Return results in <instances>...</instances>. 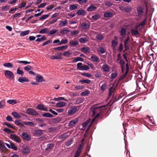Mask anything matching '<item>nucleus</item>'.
I'll return each instance as SVG.
<instances>
[{
	"label": "nucleus",
	"instance_id": "72a5a7b5",
	"mask_svg": "<svg viewBox=\"0 0 157 157\" xmlns=\"http://www.w3.org/2000/svg\"><path fill=\"white\" fill-rule=\"evenodd\" d=\"M54 145L53 144H48L47 145V147L45 149V150L48 151L54 147Z\"/></svg>",
	"mask_w": 157,
	"mask_h": 157
},
{
	"label": "nucleus",
	"instance_id": "aec40b11",
	"mask_svg": "<svg viewBox=\"0 0 157 157\" xmlns=\"http://www.w3.org/2000/svg\"><path fill=\"white\" fill-rule=\"evenodd\" d=\"M66 103L65 102L60 101L57 102L56 104V106L57 107H63L66 105Z\"/></svg>",
	"mask_w": 157,
	"mask_h": 157
},
{
	"label": "nucleus",
	"instance_id": "5fc2aeb1",
	"mask_svg": "<svg viewBox=\"0 0 157 157\" xmlns=\"http://www.w3.org/2000/svg\"><path fill=\"white\" fill-rule=\"evenodd\" d=\"M119 63L120 65L121 68L125 67L124 65L125 64V62L123 60H121L120 61H119Z\"/></svg>",
	"mask_w": 157,
	"mask_h": 157
},
{
	"label": "nucleus",
	"instance_id": "c9c22d12",
	"mask_svg": "<svg viewBox=\"0 0 157 157\" xmlns=\"http://www.w3.org/2000/svg\"><path fill=\"white\" fill-rule=\"evenodd\" d=\"M29 31H30L29 30H27L21 32L20 33V36H24L28 34L29 33Z\"/></svg>",
	"mask_w": 157,
	"mask_h": 157
},
{
	"label": "nucleus",
	"instance_id": "603ef678",
	"mask_svg": "<svg viewBox=\"0 0 157 157\" xmlns=\"http://www.w3.org/2000/svg\"><path fill=\"white\" fill-rule=\"evenodd\" d=\"M81 75L84 76H85L88 78L90 77L91 76V75L89 73H82Z\"/></svg>",
	"mask_w": 157,
	"mask_h": 157
},
{
	"label": "nucleus",
	"instance_id": "2eb2a0df",
	"mask_svg": "<svg viewBox=\"0 0 157 157\" xmlns=\"http://www.w3.org/2000/svg\"><path fill=\"white\" fill-rule=\"evenodd\" d=\"M68 46L67 45L62 46L61 47H55L54 48L55 50L56 51H63L67 49Z\"/></svg>",
	"mask_w": 157,
	"mask_h": 157
},
{
	"label": "nucleus",
	"instance_id": "a211bd4d",
	"mask_svg": "<svg viewBox=\"0 0 157 157\" xmlns=\"http://www.w3.org/2000/svg\"><path fill=\"white\" fill-rule=\"evenodd\" d=\"M136 10L138 16H141L143 12V9L141 6H139L136 8Z\"/></svg>",
	"mask_w": 157,
	"mask_h": 157
},
{
	"label": "nucleus",
	"instance_id": "7ed1b4c3",
	"mask_svg": "<svg viewBox=\"0 0 157 157\" xmlns=\"http://www.w3.org/2000/svg\"><path fill=\"white\" fill-rule=\"evenodd\" d=\"M5 76L8 78L11 79H14V76L13 73L10 71L6 70L4 72Z\"/></svg>",
	"mask_w": 157,
	"mask_h": 157
},
{
	"label": "nucleus",
	"instance_id": "bb28decb",
	"mask_svg": "<svg viewBox=\"0 0 157 157\" xmlns=\"http://www.w3.org/2000/svg\"><path fill=\"white\" fill-rule=\"evenodd\" d=\"M69 43L72 46H75L78 44V42L77 40H71L69 42Z\"/></svg>",
	"mask_w": 157,
	"mask_h": 157
},
{
	"label": "nucleus",
	"instance_id": "6e6d98bb",
	"mask_svg": "<svg viewBox=\"0 0 157 157\" xmlns=\"http://www.w3.org/2000/svg\"><path fill=\"white\" fill-rule=\"evenodd\" d=\"M23 123L24 124L26 125H29L31 126H33L34 125V124L33 122L30 121H24L23 122Z\"/></svg>",
	"mask_w": 157,
	"mask_h": 157
},
{
	"label": "nucleus",
	"instance_id": "3c124183",
	"mask_svg": "<svg viewBox=\"0 0 157 157\" xmlns=\"http://www.w3.org/2000/svg\"><path fill=\"white\" fill-rule=\"evenodd\" d=\"M17 74L20 75L22 76L24 75L23 71L22 70H21L19 68L17 69Z\"/></svg>",
	"mask_w": 157,
	"mask_h": 157
},
{
	"label": "nucleus",
	"instance_id": "a878e982",
	"mask_svg": "<svg viewBox=\"0 0 157 157\" xmlns=\"http://www.w3.org/2000/svg\"><path fill=\"white\" fill-rule=\"evenodd\" d=\"M111 43L112 47L113 49L114 50L115 47L118 45V42L117 40H113L111 41Z\"/></svg>",
	"mask_w": 157,
	"mask_h": 157
},
{
	"label": "nucleus",
	"instance_id": "680f3d73",
	"mask_svg": "<svg viewBox=\"0 0 157 157\" xmlns=\"http://www.w3.org/2000/svg\"><path fill=\"white\" fill-rule=\"evenodd\" d=\"M32 67L29 66V65H28L27 66H26L25 67H24V70L26 71H29L31 70V69Z\"/></svg>",
	"mask_w": 157,
	"mask_h": 157
},
{
	"label": "nucleus",
	"instance_id": "052dcab7",
	"mask_svg": "<svg viewBox=\"0 0 157 157\" xmlns=\"http://www.w3.org/2000/svg\"><path fill=\"white\" fill-rule=\"evenodd\" d=\"M86 64L90 66L91 69L93 70H95V68L94 67V65L93 64L90 62H89L88 63H87Z\"/></svg>",
	"mask_w": 157,
	"mask_h": 157
},
{
	"label": "nucleus",
	"instance_id": "a18cd8bd",
	"mask_svg": "<svg viewBox=\"0 0 157 157\" xmlns=\"http://www.w3.org/2000/svg\"><path fill=\"white\" fill-rule=\"evenodd\" d=\"M98 52L102 54L105 52V51L103 47H99V48L98 49Z\"/></svg>",
	"mask_w": 157,
	"mask_h": 157
},
{
	"label": "nucleus",
	"instance_id": "4be33fe9",
	"mask_svg": "<svg viewBox=\"0 0 157 157\" xmlns=\"http://www.w3.org/2000/svg\"><path fill=\"white\" fill-rule=\"evenodd\" d=\"M78 121L79 120L78 119H76L75 120L71 121L69 123V126L71 127L74 126L78 122Z\"/></svg>",
	"mask_w": 157,
	"mask_h": 157
},
{
	"label": "nucleus",
	"instance_id": "6ab92c4d",
	"mask_svg": "<svg viewBox=\"0 0 157 157\" xmlns=\"http://www.w3.org/2000/svg\"><path fill=\"white\" fill-rule=\"evenodd\" d=\"M79 41L81 43L85 44L89 41V38L88 37H81L79 39Z\"/></svg>",
	"mask_w": 157,
	"mask_h": 157
},
{
	"label": "nucleus",
	"instance_id": "5701e85b",
	"mask_svg": "<svg viewBox=\"0 0 157 157\" xmlns=\"http://www.w3.org/2000/svg\"><path fill=\"white\" fill-rule=\"evenodd\" d=\"M67 134L68 133H64L59 136L58 138L60 140H65L69 136Z\"/></svg>",
	"mask_w": 157,
	"mask_h": 157
},
{
	"label": "nucleus",
	"instance_id": "09e8293b",
	"mask_svg": "<svg viewBox=\"0 0 157 157\" xmlns=\"http://www.w3.org/2000/svg\"><path fill=\"white\" fill-rule=\"evenodd\" d=\"M126 30L125 28H122L120 32L121 35L122 36L126 35Z\"/></svg>",
	"mask_w": 157,
	"mask_h": 157
},
{
	"label": "nucleus",
	"instance_id": "2f4dec72",
	"mask_svg": "<svg viewBox=\"0 0 157 157\" xmlns=\"http://www.w3.org/2000/svg\"><path fill=\"white\" fill-rule=\"evenodd\" d=\"M85 11L83 10H78L76 12V14L78 15H83L85 14Z\"/></svg>",
	"mask_w": 157,
	"mask_h": 157
},
{
	"label": "nucleus",
	"instance_id": "37998d69",
	"mask_svg": "<svg viewBox=\"0 0 157 157\" xmlns=\"http://www.w3.org/2000/svg\"><path fill=\"white\" fill-rule=\"evenodd\" d=\"M77 8L78 6L77 5L73 4L70 6L69 9L71 10H73L77 9Z\"/></svg>",
	"mask_w": 157,
	"mask_h": 157
},
{
	"label": "nucleus",
	"instance_id": "393cba45",
	"mask_svg": "<svg viewBox=\"0 0 157 157\" xmlns=\"http://www.w3.org/2000/svg\"><path fill=\"white\" fill-rule=\"evenodd\" d=\"M91 59L93 62H99L100 60L99 58L96 56H91Z\"/></svg>",
	"mask_w": 157,
	"mask_h": 157
},
{
	"label": "nucleus",
	"instance_id": "4c0bfd02",
	"mask_svg": "<svg viewBox=\"0 0 157 157\" xmlns=\"http://www.w3.org/2000/svg\"><path fill=\"white\" fill-rule=\"evenodd\" d=\"M79 82L82 84L86 83L89 84L91 83L90 80L89 79H81Z\"/></svg>",
	"mask_w": 157,
	"mask_h": 157
},
{
	"label": "nucleus",
	"instance_id": "bf43d9fd",
	"mask_svg": "<svg viewBox=\"0 0 157 157\" xmlns=\"http://www.w3.org/2000/svg\"><path fill=\"white\" fill-rule=\"evenodd\" d=\"M49 17V14L43 15L41 17H40V19L42 21H43L45 19Z\"/></svg>",
	"mask_w": 157,
	"mask_h": 157
},
{
	"label": "nucleus",
	"instance_id": "e433bc0d",
	"mask_svg": "<svg viewBox=\"0 0 157 157\" xmlns=\"http://www.w3.org/2000/svg\"><path fill=\"white\" fill-rule=\"evenodd\" d=\"M48 29L47 28H45L40 30L39 33L40 34H44L48 32Z\"/></svg>",
	"mask_w": 157,
	"mask_h": 157
},
{
	"label": "nucleus",
	"instance_id": "9b49d317",
	"mask_svg": "<svg viewBox=\"0 0 157 157\" xmlns=\"http://www.w3.org/2000/svg\"><path fill=\"white\" fill-rule=\"evenodd\" d=\"M44 130L40 129L34 130V134L37 136H40L43 134Z\"/></svg>",
	"mask_w": 157,
	"mask_h": 157
},
{
	"label": "nucleus",
	"instance_id": "c85d7f7f",
	"mask_svg": "<svg viewBox=\"0 0 157 157\" xmlns=\"http://www.w3.org/2000/svg\"><path fill=\"white\" fill-rule=\"evenodd\" d=\"M42 116L43 117H45L52 118L53 117L52 114L49 113H44L42 114Z\"/></svg>",
	"mask_w": 157,
	"mask_h": 157
},
{
	"label": "nucleus",
	"instance_id": "6e6552de",
	"mask_svg": "<svg viewBox=\"0 0 157 157\" xmlns=\"http://www.w3.org/2000/svg\"><path fill=\"white\" fill-rule=\"evenodd\" d=\"M21 137L23 140L27 141H29L31 138L30 136L26 132H22L21 134Z\"/></svg>",
	"mask_w": 157,
	"mask_h": 157
},
{
	"label": "nucleus",
	"instance_id": "f257e3e1",
	"mask_svg": "<svg viewBox=\"0 0 157 157\" xmlns=\"http://www.w3.org/2000/svg\"><path fill=\"white\" fill-rule=\"evenodd\" d=\"M98 105V104H95L92 107H91L90 108V113H92V115L93 116H94L95 115L96 113H97L98 109H101L102 108L105 107L106 105H103L101 106L98 107L97 106Z\"/></svg>",
	"mask_w": 157,
	"mask_h": 157
},
{
	"label": "nucleus",
	"instance_id": "ea45409f",
	"mask_svg": "<svg viewBox=\"0 0 157 157\" xmlns=\"http://www.w3.org/2000/svg\"><path fill=\"white\" fill-rule=\"evenodd\" d=\"M3 66L5 67L10 68H12L13 67V65L11 63H5L3 64Z\"/></svg>",
	"mask_w": 157,
	"mask_h": 157
},
{
	"label": "nucleus",
	"instance_id": "39448f33",
	"mask_svg": "<svg viewBox=\"0 0 157 157\" xmlns=\"http://www.w3.org/2000/svg\"><path fill=\"white\" fill-rule=\"evenodd\" d=\"M82 63H79L77 64V68L78 70L86 71L89 69V67L88 66L84 65L82 66Z\"/></svg>",
	"mask_w": 157,
	"mask_h": 157
},
{
	"label": "nucleus",
	"instance_id": "4d7b16f0",
	"mask_svg": "<svg viewBox=\"0 0 157 157\" xmlns=\"http://www.w3.org/2000/svg\"><path fill=\"white\" fill-rule=\"evenodd\" d=\"M117 75V72H115L111 74L110 75V78L111 79H113L115 78Z\"/></svg>",
	"mask_w": 157,
	"mask_h": 157
},
{
	"label": "nucleus",
	"instance_id": "1a4fd4ad",
	"mask_svg": "<svg viewBox=\"0 0 157 157\" xmlns=\"http://www.w3.org/2000/svg\"><path fill=\"white\" fill-rule=\"evenodd\" d=\"M10 138L17 142L19 143L21 142L18 136L16 134H11L10 135Z\"/></svg>",
	"mask_w": 157,
	"mask_h": 157
},
{
	"label": "nucleus",
	"instance_id": "58836bf2",
	"mask_svg": "<svg viewBox=\"0 0 157 157\" xmlns=\"http://www.w3.org/2000/svg\"><path fill=\"white\" fill-rule=\"evenodd\" d=\"M11 114L13 116L16 118H19L21 117V116L16 112H12Z\"/></svg>",
	"mask_w": 157,
	"mask_h": 157
},
{
	"label": "nucleus",
	"instance_id": "c756f323",
	"mask_svg": "<svg viewBox=\"0 0 157 157\" xmlns=\"http://www.w3.org/2000/svg\"><path fill=\"white\" fill-rule=\"evenodd\" d=\"M68 21L67 20L65 19L64 21H61L59 24L60 27L65 26L67 24Z\"/></svg>",
	"mask_w": 157,
	"mask_h": 157
},
{
	"label": "nucleus",
	"instance_id": "864d4df0",
	"mask_svg": "<svg viewBox=\"0 0 157 157\" xmlns=\"http://www.w3.org/2000/svg\"><path fill=\"white\" fill-rule=\"evenodd\" d=\"M17 63H19L20 64L23 63L24 64H29L31 63L30 62H28L26 61H19L17 60Z\"/></svg>",
	"mask_w": 157,
	"mask_h": 157
},
{
	"label": "nucleus",
	"instance_id": "cd10ccee",
	"mask_svg": "<svg viewBox=\"0 0 157 157\" xmlns=\"http://www.w3.org/2000/svg\"><path fill=\"white\" fill-rule=\"evenodd\" d=\"M113 15L112 13L110 12H106L104 13V16L105 17H112Z\"/></svg>",
	"mask_w": 157,
	"mask_h": 157
},
{
	"label": "nucleus",
	"instance_id": "b1692460",
	"mask_svg": "<svg viewBox=\"0 0 157 157\" xmlns=\"http://www.w3.org/2000/svg\"><path fill=\"white\" fill-rule=\"evenodd\" d=\"M0 149L3 151H5L7 149L6 147L5 146L4 143L1 140L0 141Z\"/></svg>",
	"mask_w": 157,
	"mask_h": 157
},
{
	"label": "nucleus",
	"instance_id": "0e129e2a",
	"mask_svg": "<svg viewBox=\"0 0 157 157\" xmlns=\"http://www.w3.org/2000/svg\"><path fill=\"white\" fill-rule=\"evenodd\" d=\"M69 32V31L67 29H64L60 31V33L62 35H64L65 34H67Z\"/></svg>",
	"mask_w": 157,
	"mask_h": 157
},
{
	"label": "nucleus",
	"instance_id": "de8ad7c7",
	"mask_svg": "<svg viewBox=\"0 0 157 157\" xmlns=\"http://www.w3.org/2000/svg\"><path fill=\"white\" fill-rule=\"evenodd\" d=\"M90 94V91L89 90H87L84 92H82L81 95V96H87Z\"/></svg>",
	"mask_w": 157,
	"mask_h": 157
},
{
	"label": "nucleus",
	"instance_id": "20e7f679",
	"mask_svg": "<svg viewBox=\"0 0 157 157\" xmlns=\"http://www.w3.org/2000/svg\"><path fill=\"white\" fill-rule=\"evenodd\" d=\"M26 112L28 114L33 116H37L39 114L35 109L31 108H28L26 110Z\"/></svg>",
	"mask_w": 157,
	"mask_h": 157
},
{
	"label": "nucleus",
	"instance_id": "dca6fc26",
	"mask_svg": "<svg viewBox=\"0 0 157 157\" xmlns=\"http://www.w3.org/2000/svg\"><path fill=\"white\" fill-rule=\"evenodd\" d=\"M36 82H42L45 81V80L44 79L43 77L39 75L36 76Z\"/></svg>",
	"mask_w": 157,
	"mask_h": 157
},
{
	"label": "nucleus",
	"instance_id": "ddd939ff",
	"mask_svg": "<svg viewBox=\"0 0 157 157\" xmlns=\"http://www.w3.org/2000/svg\"><path fill=\"white\" fill-rule=\"evenodd\" d=\"M36 109L40 110H43L44 111H47L48 109L47 107H44V105L41 104H39L36 107Z\"/></svg>",
	"mask_w": 157,
	"mask_h": 157
},
{
	"label": "nucleus",
	"instance_id": "79ce46f5",
	"mask_svg": "<svg viewBox=\"0 0 157 157\" xmlns=\"http://www.w3.org/2000/svg\"><path fill=\"white\" fill-rule=\"evenodd\" d=\"M95 38L98 40H101L104 39V37L101 34H98L96 36Z\"/></svg>",
	"mask_w": 157,
	"mask_h": 157
},
{
	"label": "nucleus",
	"instance_id": "774afa93",
	"mask_svg": "<svg viewBox=\"0 0 157 157\" xmlns=\"http://www.w3.org/2000/svg\"><path fill=\"white\" fill-rule=\"evenodd\" d=\"M35 121L38 123H42L44 122L43 120L40 118H37L35 119Z\"/></svg>",
	"mask_w": 157,
	"mask_h": 157
},
{
	"label": "nucleus",
	"instance_id": "8fccbe9b",
	"mask_svg": "<svg viewBox=\"0 0 157 157\" xmlns=\"http://www.w3.org/2000/svg\"><path fill=\"white\" fill-rule=\"evenodd\" d=\"M100 15L99 14H96L92 17V19L94 20H96L100 18Z\"/></svg>",
	"mask_w": 157,
	"mask_h": 157
},
{
	"label": "nucleus",
	"instance_id": "69168bd1",
	"mask_svg": "<svg viewBox=\"0 0 157 157\" xmlns=\"http://www.w3.org/2000/svg\"><path fill=\"white\" fill-rule=\"evenodd\" d=\"M26 4V2H21V4L18 7V9H21L23 7H24L25 6Z\"/></svg>",
	"mask_w": 157,
	"mask_h": 157
},
{
	"label": "nucleus",
	"instance_id": "412c9836",
	"mask_svg": "<svg viewBox=\"0 0 157 157\" xmlns=\"http://www.w3.org/2000/svg\"><path fill=\"white\" fill-rule=\"evenodd\" d=\"M102 68L103 71L105 72H108L110 70L109 66L106 64H103L102 65Z\"/></svg>",
	"mask_w": 157,
	"mask_h": 157
},
{
	"label": "nucleus",
	"instance_id": "49530a36",
	"mask_svg": "<svg viewBox=\"0 0 157 157\" xmlns=\"http://www.w3.org/2000/svg\"><path fill=\"white\" fill-rule=\"evenodd\" d=\"M3 131L7 133H14V132L9 128H6L3 129Z\"/></svg>",
	"mask_w": 157,
	"mask_h": 157
},
{
	"label": "nucleus",
	"instance_id": "f3484780",
	"mask_svg": "<svg viewBox=\"0 0 157 157\" xmlns=\"http://www.w3.org/2000/svg\"><path fill=\"white\" fill-rule=\"evenodd\" d=\"M97 8L93 4H91L90 6L87 8V11L88 12H90L95 10Z\"/></svg>",
	"mask_w": 157,
	"mask_h": 157
},
{
	"label": "nucleus",
	"instance_id": "f8f14e48",
	"mask_svg": "<svg viewBox=\"0 0 157 157\" xmlns=\"http://www.w3.org/2000/svg\"><path fill=\"white\" fill-rule=\"evenodd\" d=\"M81 51L84 53L86 54L90 52V49L88 47H83L81 48Z\"/></svg>",
	"mask_w": 157,
	"mask_h": 157
},
{
	"label": "nucleus",
	"instance_id": "f03ea898",
	"mask_svg": "<svg viewBox=\"0 0 157 157\" xmlns=\"http://www.w3.org/2000/svg\"><path fill=\"white\" fill-rule=\"evenodd\" d=\"M130 38L129 36H128L126 39L124 41V49L123 51V52H124L127 50L130 49V42L129 41Z\"/></svg>",
	"mask_w": 157,
	"mask_h": 157
},
{
	"label": "nucleus",
	"instance_id": "7c9ffc66",
	"mask_svg": "<svg viewBox=\"0 0 157 157\" xmlns=\"http://www.w3.org/2000/svg\"><path fill=\"white\" fill-rule=\"evenodd\" d=\"M83 59L81 57H75L74 58V59L73 60V63H75L77 61H83Z\"/></svg>",
	"mask_w": 157,
	"mask_h": 157
},
{
	"label": "nucleus",
	"instance_id": "c03bdc74",
	"mask_svg": "<svg viewBox=\"0 0 157 157\" xmlns=\"http://www.w3.org/2000/svg\"><path fill=\"white\" fill-rule=\"evenodd\" d=\"M131 32L132 36L136 35L139 34V33L137 30H134L132 29L131 30Z\"/></svg>",
	"mask_w": 157,
	"mask_h": 157
},
{
	"label": "nucleus",
	"instance_id": "423d86ee",
	"mask_svg": "<svg viewBox=\"0 0 157 157\" xmlns=\"http://www.w3.org/2000/svg\"><path fill=\"white\" fill-rule=\"evenodd\" d=\"M21 151L23 154H26L29 153L30 149L29 147L24 145L22 147Z\"/></svg>",
	"mask_w": 157,
	"mask_h": 157
},
{
	"label": "nucleus",
	"instance_id": "4468645a",
	"mask_svg": "<svg viewBox=\"0 0 157 157\" xmlns=\"http://www.w3.org/2000/svg\"><path fill=\"white\" fill-rule=\"evenodd\" d=\"M18 81L20 82L23 83L24 82H28L29 80L27 78L21 76L19 78Z\"/></svg>",
	"mask_w": 157,
	"mask_h": 157
},
{
	"label": "nucleus",
	"instance_id": "e2e57ef3",
	"mask_svg": "<svg viewBox=\"0 0 157 157\" xmlns=\"http://www.w3.org/2000/svg\"><path fill=\"white\" fill-rule=\"evenodd\" d=\"M68 42V40L67 39H62L61 41L59 44V45L62 44H65L67 43Z\"/></svg>",
	"mask_w": 157,
	"mask_h": 157
},
{
	"label": "nucleus",
	"instance_id": "13d9d810",
	"mask_svg": "<svg viewBox=\"0 0 157 157\" xmlns=\"http://www.w3.org/2000/svg\"><path fill=\"white\" fill-rule=\"evenodd\" d=\"M3 125H5L7 126L9 128H14V127L10 124L7 123L6 122H4L3 124Z\"/></svg>",
	"mask_w": 157,
	"mask_h": 157
},
{
	"label": "nucleus",
	"instance_id": "f704fd0d",
	"mask_svg": "<svg viewBox=\"0 0 157 157\" xmlns=\"http://www.w3.org/2000/svg\"><path fill=\"white\" fill-rule=\"evenodd\" d=\"M53 100L56 101H59L60 100H63L65 101H67V99H65L63 97H60L57 98H54Z\"/></svg>",
	"mask_w": 157,
	"mask_h": 157
},
{
	"label": "nucleus",
	"instance_id": "a19ab883",
	"mask_svg": "<svg viewBox=\"0 0 157 157\" xmlns=\"http://www.w3.org/2000/svg\"><path fill=\"white\" fill-rule=\"evenodd\" d=\"M7 103L12 105H14L17 103L16 100L15 99L9 100L7 101Z\"/></svg>",
	"mask_w": 157,
	"mask_h": 157
},
{
	"label": "nucleus",
	"instance_id": "473e14b6",
	"mask_svg": "<svg viewBox=\"0 0 157 157\" xmlns=\"http://www.w3.org/2000/svg\"><path fill=\"white\" fill-rule=\"evenodd\" d=\"M124 11L126 13H130L132 11V8L130 7L126 6L124 8Z\"/></svg>",
	"mask_w": 157,
	"mask_h": 157
},
{
	"label": "nucleus",
	"instance_id": "0eeeda50",
	"mask_svg": "<svg viewBox=\"0 0 157 157\" xmlns=\"http://www.w3.org/2000/svg\"><path fill=\"white\" fill-rule=\"evenodd\" d=\"M78 110L77 107L74 106L71 107L68 110L67 113L69 115H72L75 113Z\"/></svg>",
	"mask_w": 157,
	"mask_h": 157
},
{
	"label": "nucleus",
	"instance_id": "9d476101",
	"mask_svg": "<svg viewBox=\"0 0 157 157\" xmlns=\"http://www.w3.org/2000/svg\"><path fill=\"white\" fill-rule=\"evenodd\" d=\"M81 27L83 29H88L90 28V24L89 23L84 22L81 24Z\"/></svg>",
	"mask_w": 157,
	"mask_h": 157
},
{
	"label": "nucleus",
	"instance_id": "338daca9",
	"mask_svg": "<svg viewBox=\"0 0 157 157\" xmlns=\"http://www.w3.org/2000/svg\"><path fill=\"white\" fill-rule=\"evenodd\" d=\"M95 78H100L101 77V74L100 72H97L95 75Z\"/></svg>",
	"mask_w": 157,
	"mask_h": 157
}]
</instances>
